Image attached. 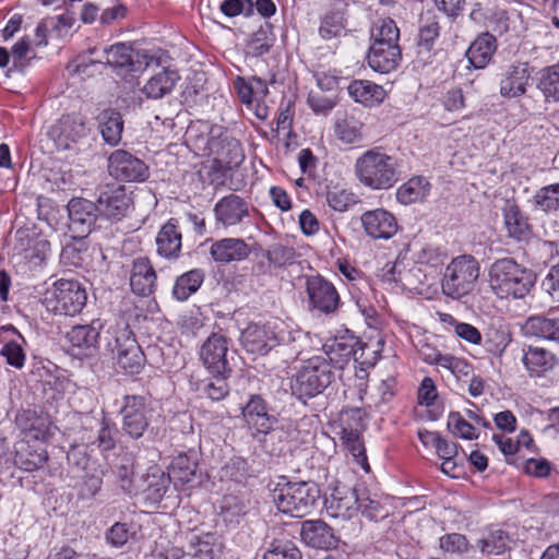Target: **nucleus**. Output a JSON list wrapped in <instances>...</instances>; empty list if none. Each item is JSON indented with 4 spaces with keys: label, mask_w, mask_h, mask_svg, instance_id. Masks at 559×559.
<instances>
[{
    "label": "nucleus",
    "mask_w": 559,
    "mask_h": 559,
    "mask_svg": "<svg viewBox=\"0 0 559 559\" xmlns=\"http://www.w3.org/2000/svg\"><path fill=\"white\" fill-rule=\"evenodd\" d=\"M302 336L299 330H289L283 322L264 324L250 323L240 334L241 346L251 354L266 355L277 346H290V357H297L300 347L297 342Z\"/></svg>",
    "instance_id": "nucleus-1"
},
{
    "label": "nucleus",
    "mask_w": 559,
    "mask_h": 559,
    "mask_svg": "<svg viewBox=\"0 0 559 559\" xmlns=\"http://www.w3.org/2000/svg\"><path fill=\"white\" fill-rule=\"evenodd\" d=\"M187 141L192 143L202 156H214V163L221 169L238 167L245 159L240 142L221 126L212 127L207 134H195V128L189 127Z\"/></svg>",
    "instance_id": "nucleus-2"
},
{
    "label": "nucleus",
    "mask_w": 559,
    "mask_h": 559,
    "mask_svg": "<svg viewBox=\"0 0 559 559\" xmlns=\"http://www.w3.org/2000/svg\"><path fill=\"white\" fill-rule=\"evenodd\" d=\"M535 282V273L512 258L498 259L489 267V287L500 299H522Z\"/></svg>",
    "instance_id": "nucleus-3"
},
{
    "label": "nucleus",
    "mask_w": 559,
    "mask_h": 559,
    "mask_svg": "<svg viewBox=\"0 0 559 559\" xmlns=\"http://www.w3.org/2000/svg\"><path fill=\"white\" fill-rule=\"evenodd\" d=\"M354 170L359 182L372 190H388L400 180L397 159L381 147L369 148L355 162Z\"/></svg>",
    "instance_id": "nucleus-4"
},
{
    "label": "nucleus",
    "mask_w": 559,
    "mask_h": 559,
    "mask_svg": "<svg viewBox=\"0 0 559 559\" xmlns=\"http://www.w3.org/2000/svg\"><path fill=\"white\" fill-rule=\"evenodd\" d=\"M335 379L334 370L324 356L305 360L292 381L293 394L298 399H311L321 394Z\"/></svg>",
    "instance_id": "nucleus-5"
},
{
    "label": "nucleus",
    "mask_w": 559,
    "mask_h": 559,
    "mask_svg": "<svg viewBox=\"0 0 559 559\" xmlns=\"http://www.w3.org/2000/svg\"><path fill=\"white\" fill-rule=\"evenodd\" d=\"M87 301L83 285L76 280L60 278L46 289L43 305L47 311L59 316H75Z\"/></svg>",
    "instance_id": "nucleus-6"
},
{
    "label": "nucleus",
    "mask_w": 559,
    "mask_h": 559,
    "mask_svg": "<svg viewBox=\"0 0 559 559\" xmlns=\"http://www.w3.org/2000/svg\"><path fill=\"white\" fill-rule=\"evenodd\" d=\"M479 274V263L473 255L453 258L443 274L442 293L452 299H461L474 290Z\"/></svg>",
    "instance_id": "nucleus-7"
},
{
    "label": "nucleus",
    "mask_w": 559,
    "mask_h": 559,
    "mask_svg": "<svg viewBox=\"0 0 559 559\" xmlns=\"http://www.w3.org/2000/svg\"><path fill=\"white\" fill-rule=\"evenodd\" d=\"M111 334L114 341L107 346L115 354L117 365L128 373H139L144 365V354L131 331L124 326L115 329Z\"/></svg>",
    "instance_id": "nucleus-8"
},
{
    "label": "nucleus",
    "mask_w": 559,
    "mask_h": 559,
    "mask_svg": "<svg viewBox=\"0 0 559 559\" xmlns=\"http://www.w3.org/2000/svg\"><path fill=\"white\" fill-rule=\"evenodd\" d=\"M151 407L141 395H126L120 414L122 430L133 439H139L150 425Z\"/></svg>",
    "instance_id": "nucleus-9"
},
{
    "label": "nucleus",
    "mask_w": 559,
    "mask_h": 559,
    "mask_svg": "<svg viewBox=\"0 0 559 559\" xmlns=\"http://www.w3.org/2000/svg\"><path fill=\"white\" fill-rule=\"evenodd\" d=\"M90 129L80 115L62 116L49 130V136L60 150H71L86 139Z\"/></svg>",
    "instance_id": "nucleus-10"
},
{
    "label": "nucleus",
    "mask_w": 559,
    "mask_h": 559,
    "mask_svg": "<svg viewBox=\"0 0 559 559\" xmlns=\"http://www.w3.org/2000/svg\"><path fill=\"white\" fill-rule=\"evenodd\" d=\"M97 212L108 219L120 221L131 206L132 200L126 188L117 182L99 188Z\"/></svg>",
    "instance_id": "nucleus-11"
},
{
    "label": "nucleus",
    "mask_w": 559,
    "mask_h": 559,
    "mask_svg": "<svg viewBox=\"0 0 559 559\" xmlns=\"http://www.w3.org/2000/svg\"><path fill=\"white\" fill-rule=\"evenodd\" d=\"M310 306L321 313H333L340 306V295L334 285L320 275L306 280Z\"/></svg>",
    "instance_id": "nucleus-12"
},
{
    "label": "nucleus",
    "mask_w": 559,
    "mask_h": 559,
    "mask_svg": "<svg viewBox=\"0 0 559 559\" xmlns=\"http://www.w3.org/2000/svg\"><path fill=\"white\" fill-rule=\"evenodd\" d=\"M109 174L118 180L143 181L148 176L147 166L130 153L117 150L108 159Z\"/></svg>",
    "instance_id": "nucleus-13"
},
{
    "label": "nucleus",
    "mask_w": 559,
    "mask_h": 559,
    "mask_svg": "<svg viewBox=\"0 0 559 559\" xmlns=\"http://www.w3.org/2000/svg\"><path fill=\"white\" fill-rule=\"evenodd\" d=\"M532 75L528 62L514 61L501 73L499 93L504 98H518L526 93Z\"/></svg>",
    "instance_id": "nucleus-14"
},
{
    "label": "nucleus",
    "mask_w": 559,
    "mask_h": 559,
    "mask_svg": "<svg viewBox=\"0 0 559 559\" xmlns=\"http://www.w3.org/2000/svg\"><path fill=\"white\" fill-rule=\"evenodd\" d=\"M227 350V340L222 334L213 333L203 343L200 357L211 373L223 376L230 371L226 358Z\"/></svg>",
    "instance_id": "nucleus-15"
},
{
    "label": "nucleus",
    "mask_w": 559,
    "mask_h": 559,
    "mask_svg": "<svg viewBox=\"0 0 559 559\" xmlns=\"http://www.w3.org/2000/svg\"><path fill=\"white\" fill-rule=\"evenodd\" d=\"M365 233L372 239L388 240L399 229L397 221L392 213L384 209L367 211L361 215Z\"/></svg>",
    "instance_id": "nucleus-16"
},
{
    "label": "nucleus",
    "mask_w": 559,
    "mask_h": 559,
    "mask_svg": "<svg viewBox=\"0 0 559 559\" xmlns=\"http://www.w3.org/2000/svg\"><path fill=\"white\" fill-rule=\"evenodd\" d=\"M197 464L186 453L178 454L168 467V473L165 474L160 468H153L151 477H159L164 487L174 485L175 489L191 481L195 475Z\"/></svg>",
    "instance_id": "nucleus-17"
},
{
    "label": "nucleus",
    "mask_w": 559,
    "mask_h": 559,
    "mask_svg": "<svg viewBox=\"0 0 559 559\" xmlns=\"http://www.w3.org/2000/svg\"><path fill=\"white\" fill-rule=\"evenodd\" d=\"M213 211L216 223L225 228L241 224L249 216L248 203L234 193L219 199Z\"/></svg>",
    "instance_id": "nucleus-18"
},
{
    "label": "nucleus",
    "mask_w": 559,
    "mask_h": 559,
    "mask_svg": "<svg viewBox=\"0 0 559 559\" xmlns=\"http://www.w3.org/2000/svg\"><path fill=\"white\" fill-rule=\"evenodd\" d=\"M300 538L305 545L316 549H332L338 544L333 528L322 520H307L301 523Z\"/></svg>",
    "instance_id": "nucleus-19"
},
{
    "label": "nucleus",
    "mask_w": 559,
    "mask_h": 559,
    "mask_svg": "<svg viewBox=\"0 0 559 559\" xmlns=\"http://www.w3.org/2000/svg\"><path fill=\"white\" fill-rule=\"evenodd\" d=\"M96 212L97 203L85 199H72L68 204L70 229L80 236L90 234L96 223Z\"/></svg>",
    "instance_id": "nucleus-20"
},
{
    "label": "nucleus",
    "mask_w": 559,
    "mask_h": 559,
    "mask_svg": "<svg viewBox=\"0 0 559 559\" xmlns=\"http://www.w3.org/2000/svg\"><path fill=\"white\" fill-rule=\"evenodd\" d=\"M242 416L254 437H258L260 432H270L276 423L275 417L269 414L267 405L260 395L250 397L242 407Z\"/></svg>",
    "instance_id": "nucleus-21"
},
{
    "label": "nucleus",
    "mask_w": 559,
    "mask_h": 559,
    "mask_svg": "<svg viewBox=\"0 0 559 559\" xmlns=\"http://www.w3.org/2000/svg\"><path fill=\"white\" fill-rule=\"evenodd\" d=\"M15 423L25 438L34 441H45L50 436L51 421L45 414L35 409H23L15 418Z\"/></svg>",
    "instance_id": "nucleus-22"
},
{
    "label": "nucleus",
    "mask_w": 559,
    "mask_h": 559,
    "mask_svg": "<svg viewBox=\"0 0 559 559\" xmlns=\"http://www.w3.org/2000/svg\"><path fill=\"white\" fill-rule=\"evenodd\" d=\"M273 497L278 511L289 514L294 518H304L307 515L313 504L314 497L309 491H276Z\"/></svg>",
    "instance_id": "nucleus-23"
},
{
    "label": "nucleus",
    "mask_w": 559,
    "mask_h": 559,
    "mask_svg": "<svg viewBox=\"0 0 559 559\" xmlns=\"http://www.w3.org/2000/svg\"><path fill=\"white\" fill-rule=\"evenodd\" d=\"M250 253V246L241 238H223L214 241L210 248L211 257L219 263L243 261Z\"/></svg>",
    "instance_id": "nucleus-24"
},
{
    "label": "nucleus",
    "mask_w": 559,
    "mask_h": 559,
    "mask_svg": "<svg viewBox=\"0 0 559 559\" xmlns=\"http://www.w3.org/2000/svg\"><path fill=\"white\" fill-rule=\"evenodd\" d=\"M402 51L399 45L371 44L368 52L369 67L379 73H390L401 61Z\"/></svg>",
    "instance_id": "nucleus-25"
},
{
    "label": "nucleus",
    "mask_w": 559,
    "mask_h": 559,
    "mask_svg": "<svg viewBox=\"0 0 559 559\" xmlns=\"http://www.w3.org/2000/svg\"><path fill=\"white\" fill-rule=\"evenodd\" d=\"M103 326L99 319L92 321L90 324L75 325L67 333V338L82 354L92 355L97 348L99 332Z\"/></svg>",
    "instance_id": "nucleus-26"
},
{
    "label": "nucleus",
    "mask_w": 559,
    "mask_h": 559,
    "mask_svg": "<svg viewBox=\"0 0 559 559\" xmlns=\"http://www.w3.org/2000/svg\"><path fill=\"white\" fill-rule=\"evenodd\" d=\"M32 444L29 440H20L15 443L13 463L22 469L34 471L45 465L48 454L41 443Z\"/></svg>",
    "instance_id": "nucleus-27"
},
{
    "label": "nucleus",
    "mask_w": 559,
    "mask_h": 559,
    "mask_svg": "<svg viewBox=\"0 0 559 559\" xmlns=\"http://www.w3.org/2000/svg\"><path fill=\"white\" fill-rule=\"evenodd\" d=\"M130 286L139 296L151 295L156 287V272L147 258H138L132 263Z\"/></svg>",
    "instance_id": "nucleus-28"
},
{
    "label": "nucleus",
    "mask_w": 559,
    "mask_h": 559,
    "mask_svg": "<svg viewBox=\"0 0 559 559\" xmlns=\"http://www.w3.org/2000/svg\"><path fill=\"white\" fill-rule=\"evenodd\" d=\"M357 341L353 336H341L330 340L323 345V354L325 359L334 369H343L349 361L350 357L355 354V346Z\"/></svg>",
    "instance_id": "nucleus-29"
},
{
    "label": "nucleus",
    "mask_w": 559,
    "mask_h": 559,
    "mask_svg": "<svg viewBox=\"0 0 559 559\" xmlns=\"http://www.w3.org/2000/svg\"><path fill=\"white\" fill-rule=\"evenodd\" d=\"M188 543L190 559H218L223 552V544L214 533L192 534Z\"/></svg>",
    "instance_id": "nucleus-30"
},
{
    "label": "nucleus",
    "mask_w": 559,
    "mask_h": 559,
    "mask_svg": "<svg viewBox=\"0 0 559 559\" xmlns=\"http://www.w3.org/2000/svg\"><path fill=\"white\" fill-rule=\"evenodd\" d=\"M497 50V39L489 33L478 35L469 45L466 57L475 69H484Z\"/></svg>",
    "instance_id": "nucleus-31"
},
{
    "label": "nucleus",
    "mask_w": 559,
    "mask_h": 559,
    "mask_svg": "<svg viewBox=\"0 0 559 559\" xmlns=\"http://www.w3.org/2000/svg\"><path fill=\"white\" fill-rule=\"evenodd\" d=\"M369 491H328L323 495L324 506L331 516L337 518L344 515L350 510H358L359 499Z\"/></svg>",
    "instance_id": "nucleus-32"
},
{
    "label": "nucleus",
    "mask_w": 559,
    "mask_h": 559,
    "mask_svg": "<svg viewBox=\"0 0 559 559\" xmlns=\"http://www.w3.org/2000/svg\"><path fill=\"white\" fill-rule=\"evenodd\" d=\"M522 330L525 335L559 342V319L545 316L528 317Z\"/></svg>",
    "instance_id": "nucleus-33"
},
{
    "label": "nucleus",
    "mask_w": 559,
    "mask_h": 559,
    "mask_svg": "<svg viewBox=\"0 0 559 559\" xmlns=\"http://www.w3.org/2000/svg\"><path fill=\"white\" fill-rule=\"evenodd\" d=\"M181 233L171 221L162 226L156 237L157 253L166 259H177L181 251Z\"/></svg>",
    "instance_id": "nucleus-34"
},
{
    "label": "nucleus",
    "mask_w": 559,
    "mask_h": 559,
    "mask_svg": "<svg viewBox=\"0 0 559 559\" xmlns=\"http://www.w3.org/2000/svg\"><path fill=\"white\" fill-rule=\"evenodd\" d=\"M97 121L104 141L111 146L118 145L123 131L121 114L115 109H104L97 116Z\"/></svg>",
    "instance_id": "nucleus-35"
},
{
    "label": "nucleus",
    "mask_w": 559,
    "mask_h": 559,
    "mask_svg": "<svg viewBox=\"0 0 559 559\" xmlns=\"http://www.w3.org/2000/svg\"><path fill=\"white\" fill-rule=\"evenodd\" d=\"M511 538L500 528H489L483 532L476 542V547L485 556H499L510 549Z\"/></svg>",
    "instance_id": "nucleus-36"
},
{
    "label": "nucleus",
    "mask_w": 559,
    "mask_h": 559,
    "mask_svg": "<svg viewBox=\"0 0 559 559\" xmlns=\"http://www.w3.org/2000/svg\"><path fill=\"white\" fill-rule=\"evenodd\" d=\"M348 93L355 102L368 107L382 103L385 97V91L381 85L365 80L352 82L348 86Z\"/></svg>",
    "instance_id": "nucleus-37"
},
{
    "label": "nucleus",
    "mask_w": 559,
    "mask_h": 559,
    "mask_svg": "<svg viewBox=\"0 0 559 559\" xmlns=\"http://www.w3.org/2000/svg\"><path fill=\"white\" fill-rule=\"evenodd\" d=\"M83 424L91 429L96 428V439L92 441V443H96L102 452H108L115 449L117 429L114 423L105 416L100 419L85 416Z\"/></svg>",
    "instance_id": "nucleus-38"
},
{
    "label": "nucleus",
    "mask_w": 559,
    "mask_h": 559,
    "mask_svg": "<svg viewBox=\"0 0 559 559\" xmlns=\"http://www.w3.org/2000/svg\"><path fill=\"white\" fill-rule=\"evenodd\" d=\"M178 80L179 75L177 72L171 70H162L144 84L142 92L147 98L158 99L169 94Z\"/></svg>",
    "instance_id": "nucleus-39"
},
{
    "label": "nucleus",
    "mask_w": 559,
    "mask_h": 559,
    "mask_svg": "<svg viewBox=\"0 0 559 559\" xmlns=\"http://www.w3.org/2000/svg\"><path fill=\"white\" fill-rule=\"evenodd\" d=\"M430 187L426 178L413 177L396 190V199L404 205L420 202L428 197Z\"/></svg>",
    "instance_id": "nucleus-40"
},
{
    "label": "nucleus",
    "mask_w": 559,
    "mask_h": 559,
    "mask_svg": "<svg viewBox=\"0 0 559 559\" xmlns=\"http://www.w3.org/2000/svg\"><path fill=\"white\" fill-rule=\"evenodd\" d=\"M364 124L353 116L337 117L334 123V134L344 144H356L364 140Z\"/></svg>",
    "instance_id": "nucleus-41"
},
{
    "label": "nucleus",
    "mask_w": 559,
    "mask_h": 559,
    "mask_svg": "<svg viewBox=\"0 0 559 559\" xmlns=\"http://www.w3.org/2000/svg\"><path fill=\"white\" fill-rule=\"evenodd\" d=\"M523 362L531 374L540 376L554 367L555 357L544 348L531 346L523 357Z\"/></svg>",
    "instance_id": "nucleus-42"
},
{
    "label": "nucleus",
    "mask_w": 559,
    "mask_h": 559,
    "mask_svg": "<svg viewBox=\"0 0 559 559\" xmlns=\"http://www.w3.org/2000/svg\"><path fill=\"white\" fill-rule=\"evenodd\" d=\"M537 88L547 102H559V61L540 71Z\"/></svg>",
    "instance_id": "nucleus-43"
},
{
    "label": "nucleus",
    "mask_w": 559,
    "mask_h": 559,
    "mask_svg": "<svg viewBox=\"0 0 559 559\" xmlns=\"http://www.w3.org/2000/svg\"><path fill=\"white\" fill-rule=\"evenodd\" d=\"M204 275L200 270H191L180 275L174 285L173 295L178 300H187L194 294L203 282Z\"/></svg>",
    "instance_id": "nucleus-44"
},
{
    "label": "nucleus",
    "mask_w": 559,
    "mask_h": 559,
    "mask_svg": "<svg viewBox=\"0 0 559 559\" xmlns=\"http://www.w3.org/2000/svg\"><path fill=\"white\" fill-rule=\"evenodd\" d=\"M400 29L396 23L390 19H379L371 27L372 44L399 45Z\"/></svg>",
    "instance_id": "nucleus-45"
},
{
    "label": "nucleus",
    "mask_w": 559,
    "mask_h": 559,
    "mask_svg": "<svg viewBox=\"0 0 559 559\" xmlns=\"http://www.w3.org/2000/svg\"><path fill=\"white\" fill-rule=\"evenodd\" d=\"M534 207L545 213L559 210V183L540 188L533 197Z\"/></svg>",
    "instance_id": "nucleus-46"
},
{
    "label": "nucleus",
    "mask_w": 559,
    "mask_h": 559,
    "mask_svg": "<svg viewBox=\"0 0 559 559\" xmlns=\"http://www.w3.org/2000/svg\"><path fill=\"white\" fill-rule=\"evenodd\" d=\"M345 33L344 15L340 11H331L326 13L320 24L319 34L325 39L340 37Z\"/></svg>",
    "instance_id": "nucleus-47"
},
{
    "label": "nucleus",
    "mask_w": 559,
    "mask_h": 559,
    "mask_svg": "<svg viewBox=\"0 0 559 559\" xmlns=\"http://www.w3.org/2000/svg\"><path fill=\"white\" fill-rule=\"evenodd\" d=\"M448 430L456 438L475 440L478 433L475 427L469 424L459 412H451L447 419Z\"/></svg>",
    "instance_id": "nucleus-48"
},
{
    "label": "nucleus",
    "mask_w": 559,
    "mask_h": 559,
    "mask_svg": "<svg viewBox=\"0 0 559 559\" xmlns=\"http://www.w3.org/2000/svg\"><path fill=\"white\" fill-rule=\"evenodd\" d=\"M106 63L115 68H133L134 52L126 44H116L105 50Z\"/></svg>",
    "instance_id": "nucleus-49"
},
{
    "label": "nucleus",
    "mask_w": 559,
    "mask_h": 559,
    "mask_svg": "<svg viewBox=\"0 0 559 559\" xmlns=\"http://www.w3.org/2000/svg\"><path fill=\"white\" fill-rule=\"evenodd\" d=\"M265 257L275 267H284L295 263L298 255L293 247L273 243L267 248Z\"/></svg>",
    "instance_id": "nucleus-50"
},
{
    "label": "nucleus",
    "mask_w": 559,
    "mask_h": 559,
    "mask_svg": "<svg viewBox=\"0 0 559 559\" xmlns=\"http://www.w3.org/2000/svg\"><path fill=\"white\" fill-rule=\"evenodd\" d=\"M503 217L510 236L520 238L526 233L527 224L524 221L518 205L508 204L504 207Z\"/></svg>",
    "instance_id": "nucleus-51"
},
{
    "label": "nucleus",
    "mask_w": 559,
    "mask_h": 559,
    "mask_svg": "<svg viewBox=\"0 0 559 559\" xmlns=\"http://www.w3.org/2000/svg\"><path fill=\"white\" fill-rule=\"evenodd\" d=\"M436 366L450 371L456 379L468 377L473 371L467 360L451 354H443Z\"/></svg>",
    "instance_id": "nucleus-52"
},
{
    "label": "nucleus",
    "mask_w": 559,
    "mask_h": 559,
    "mask_svg": "<svg viewBox=\"0 0 559 559\" xmlns=\"http://www.w3.org/2000/svg\"><path fill=\"white\" fill-rule=\"evenodd\" d=\"M263 559H302V555L294 543L275 540L264 552Z\"/></svg>",
    "instance_id": "nucleus-53"
},
{
    "label": "nucleus",
    "mask_w": 559,
    "mask_h": 559,
    "mask_svg": "<svg viewBox=\"0 0 559 559\" xmlns=\"http://www.w3.org/2000/svg\"><path fill=\"white\" fill-rule=\"evenodd\" d=\"M326 200L330 207L337 212H345L356 203L355 194L345 189H334L329 191Z\"/></svg>",
    "instance_id": "nucleus-54"
},
{
    "label": "nucleus",
    "mask_w": 559,
    "mask_h": 559,
    "mask_svg": "<svg viewBox=\"0 0 559 559\" xmlns=\"http://www.w3.org/2000/svg\"><path fill=\"white\" fill-rule=\"evenodd\" d=\"M341 439L358 462H361L362 464L366 463L365 448L360 440V436L356 430L343 429L341 431Z\"/></svg>",
    "instance_id": "nucleus-55"
},
{
    "label": "nucleus",
    "mask_w": 559,
    "mask_h": 559,
    "mask_svg": "<svg viewBox=\"0 0 559 559\" xmlns=\"http://www.w3.org/2000/svg\"><path fill=\"white\" fill-rule=\"evenodd\" d=\"M259 442L263 451L270 456L281 454L283 448L281 445L282 431L271 428L270 432L258 433Z\"/></svg>",
    "instance_id": "nucleus-56"
},
{
    "label": "nucleus",
    "mask_w": 559,
    "mask_h": 559,
    "mask_svg": "<svg viewBox=\"0 0 559 559\" xmlns=\"http://www.w3.org/2000/svg\"><path fill=\"white\" fill-rule=\"evenodd\" d=\"M214 379L207 381L203 386V392L207 395L212 401H221L223 400L229 391L228 384L226 382V374L217 376L213 374Z\"/></svg>",
    "instance_id": "nucleus-57"
},
{
    "label": "nucleus",
    "mask_w": 559,
    "mask_h": 559,
    "mask_svg": "<svg viewBox=\"0 0 559 559\" xmlns=\"http://www.w3.org/2000/svg\"><path fill=\"white\" fill-rule=\"evenodd\" d=\"M439 545L443 551L450 554H462L465 552L468 548V542L466 537L457 533L442 536L439 539Z\"/></svg>",
    "instance_id": "nucleus-58"
},
{
    "label": "nucleus",
    "mask_w": 559,
    "mask_h": 559,
    "mask_svg": "<svg viewBox=\"0 0 559 559\" xmlns=\"http://www.w3.org/2000/svg\"><path fill=\"white\" fill-rule=\"evenodd\" d=\"M188 551L181 547L174 545L168 540L156 543L155 549L152 551V559H181Z\"/></svg>",
    "instance_id": "nucleus-59"
},
{
    "label": "nucleus",
    "mask_w": 559,
    "mask_h": 559,
    "mask_svg": "<svg viewBox=\"0 0 559 559\" xmlns=\"http://www.w3.org/2000/svg\"><path fill=\"white\" fill-rule=\"evenodd\" d=\"M219 9L228 17H234L241 13L251 15L253 2L252 0H225L221 3Z\"/></svg>",
    "instance_id": "nucleus-60"
},
{
    "label": "nucleus",
    "mask_w": 559,
    "mask_h": 559,
    "mask_svg": "<svg viewBox=\"0 0 559 559\" xmlns=\"http://www.w3.org/2000/svg\"><path fill=\"white\" fill-rule=\"evenodd\" d=\"M0 354L5 358L7 362L17 369H21L25 362V353L21 344L15 341L8 342L1 349Z\"/></svg>",
    "instance_id": "nucleus-61"
},
{
    "label": "nucleus",
    "mask_w": 559,
    "mask_h": 559,
    "mask_svg": "<svg viewBox=\"0 0 559 559\" xmlns=\"http://www.w3.org/2000/svg\"><path fill=\"white\" fill-rule=\"evenodd\" d=\"M402 262H394L393 264H386V270L383 273V280L386 282L400 283L402 286L407 287L411 286L412 283L409 281L411 271L404 272L402 270Z\"/></svg>",
    "instance_id": "nucleus-62"
},
{
    "label": "nucleus",
    "mask_w": 559,
    "mask_h": 559,
    "mask_svg": "<svg viewBox=\"0 0 559 559\" xmlns=\"http://www.w3.org/2000/svg\"><path fill=\"white\" fill-rule=\"evenodd\" d=\"M67 459L70 465L75 466L79 471H85L90 464V456L85 445H72L68 453Z\"/></svg>",
    "instance_id": "nucleus-63"
},
{
    "label": "nucleus",
    "mask_w": 559,
    "mask_h": 559,
    "mask_svg": "<svg viewBox=\"0 0 559 559\" xmlns=\"http://www.w3.org/2000/svg\"><path fill=\"white\" fill-rule=\"evenodd\" d=\"M439 24L431 20L419 28L418 45L426 50H430L435 39L439 36Z\"/></svg>",
    "instance_id": "nucleus-64"
}]
</instances>
